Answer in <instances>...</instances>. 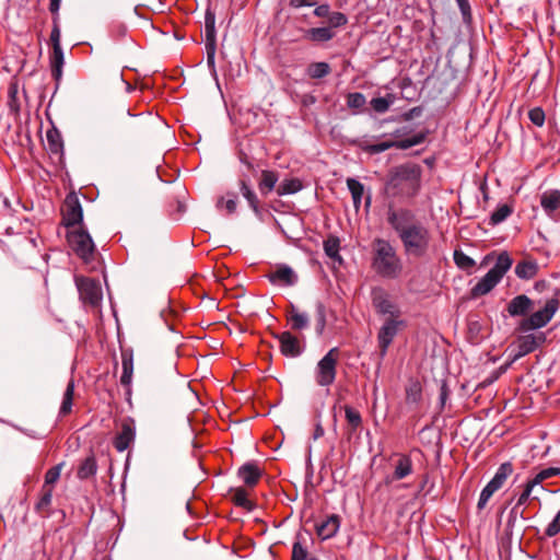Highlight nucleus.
<instances>
[{
  "mask_svg": "<svg viewBox=\"0 0 560 560\" xmlns=\"http://www.w3.org/2000/svg\"><path fill=\"white\" fill-rule=\"evenodd\" d=\"M387 222L401 242L406 256L423 258L429 255L432 245V234L429 228L418 221L410 210H389L387 212Z\"/></svg>",
  "mask_w": 560,
  "mask_h": 560,
  "instance_id": "f257e3e1",
  "label": "nucleus"
},
{
  "mask_svg": "<svg viewBox=\"0 0 560 560\" xmlns=\"http://www.w3.org/2000/svg\"><path fill=\"white\" fill-rule=\"evenodd\" d=\"M422 167L415 162H406L388 170L384 191L386 196L399 200L415 198L421 189Z\"/></svg>",
  "mask_w": 560,
  "mask_h": 560,
  "instance_id": "f03ea898",
  "label": "nucleus"
},
{
  "mask_svg": "<svg viewBox=\"0 0 560 560\" xmlns=\"http://www.w3.org/2000/svg\"><path fill=\"white\" fill-rule=\"evenodd\" d=\"M371 268L385 279H397L402 272V261L388 240L376 237L372 242Z\"/></svg>",
  "mask_w": 560,
  "mask_h": 560,
  "instance_id": "7ed1b4c3",
  "label": "nucleus"
},
{
  "mask_svg": "<svg viewBox=\"0 0 560 560\" xmlns=\"http://www.w3.org/2000/svg\"><path fill=\"white\" fill-rule=\"evenodd\" d=\"M405 135L406 133L404 129H396L389 135H382L380 138H385L389 136V138L384 141L377 143H370L368 140L362 139L355 141L354 144L363 152L374 155L386 150H389L392 148L407 150L415 145L421 144L425 140L424 132H418L409 138H402Z\"/></svg>",
  "mask_w": 560,
  "mask_h": 560,
  "instance_id": "20e7f679",
  "label": "nucleus"
},
{
  "mask_svg": "<svg viewBox=\"0 0 560 560\" xmlns=\"http://www.w3.org/2000/svg\"><path fill=\"white\" fill-rule=\"evenodd\" d=\"M67 241L72 252L80 257L84 264L94 261L96 248L91 235L82 228L69 231Z\"/></svg>",
  "mask_w": 560,
  "mask_h": 560,
  "instance_id": "39448f33",
  "label": "nucleus"
},
{
  "mask_svg": "<svg viewBox=\"0 0 560 560\" xmlns=\"http://www.w3.org/2000/svg\"><path fill=\"white\" fill-rule=\"evenodd\" d=\"M560 305L559 299H548L542 308L524 317L518 325L521 331H530L545 327L553 317Z\"/></svg>",
  "mask_w": 560,
  "mask_h": 560,
  "instance_id": "423d86ee",
  "label": "nucleus"
},
{
  "mask_svg": "<svg viewBox=\"0 0 560 560\" xmlns=\"http://www.w3.org/2000/svg\"><path fill=\"white\" fill-rule=\"evenodd\" d=\"M339 359V349L331 348L317 363L315 380L319 386H330L334 384L337 375V364Z\"/></svg>",
  "mask_w": 560,
  "mask_h": 560,
  "instance_id": "0eeeda50",
  "label": "nucleus"
},
{
  "mask_svg": "<svg viewBox=\"0 0 560 560\" xmlns=\"http://www.w3.org/2000/svg\"><path fill=\"white\" fill-rule=\"evenodd\" d=\"M514 467L511 462L502 463L497 469L493 478L486 485V487L481 490L477 508L478 510H483L493 495L499 489L503 487L508 478L513 474Z\"/></svg>",
  "mask_w": 560,
  "mask_h": 560,
  "instance_id": "6e6552de",
  "label": "nucleus"
},
{
  "mask_svg": "<svg viewBox=\"0 0 560 560\" xmlns=\"http://www.w3.org/2000/svg\"><path fill=\"white\" fill-rule=\"evenodd\" d=\"M205 46L207 52V65L209 69L215 72V52H217V31L215 14L211 8H207L205 14Z\"/></svg>",
  "mask_w": 560,
  "mask_h": 560,
  "instance_id": "1a4fd4ad",
  "label": "nucleus"
},
{
  "mask_svg": "<svg viewBox=\"0 0 560 560\" xmlns=\"http://www.w3.org/2000/svg\"><path fill=\"white\" fill-rule=\"evenodd\" d=\"M406 326V322L401 317H386L377 334V341L381 355L387 353L388 347L393 342L398 331Z\"/></svg>",
  "mask_w": 560,
  "mask_h": 560,
  "instance_id": "9d476101",
  "label": "nucleus"
},
{
  "mask_svg": "<svg viewBox=\"0 0 560 560\" xmlns=\"http://www.w3.org/2000/svg\"><path fill=\"white\" fill-rule=\"evenodd\" d=\"M371 300L377 314L387 317H401L398 305L392 301L385 289L381 287L373 288L371 291Z\"/></svg>",
  "mask_w": 560,
  "mask_h": 560,
  "instance_id": "9b49d317",
  "label": "nucleus"
},
{
  "mask_svg": "<svg viewBox=\"0 0 560 560\" xmlns=\"http://www.w3.org/2000/svg\"><path fill=\"white\" fill-rule=\"evenodd\" d=\"M75 282L80 293V299L84 303L92 306H96L101 303L103 292L98 280L88 277H80L77 278Z\"/></svg>",
  "mask_w": 560,
  "mask_h": 560,
  "instance_id": "f8f14e48",
  "label": "nucleus"
},
{
  "mask_svg": "<svg viewBox=\"0 0 560 560\" xmlns=\"http://www.w3.org/2000/svg\"><path fill=\"white\" fill-rule=\"evenodd\" d=\"M62 223L67 228H74L81 224L83 220V210L78 196L70 192L65 198L62 209Z\"/></svg>",
  "mask_w": 560,
  "mask_h": 560,
  "instance_id": "ddd939ff",
  "label": "nucleus"
},
{
  "mask_svg": "<svg viewBox=\"0 0 560 560\" xmlns=\"http://www.w3.org/2000/svg\"><path fill=\"white\" fill-rule=\"evenodd\" d=\"M136 423L130 417L124 418L120 422L119 431L113 439V446L117 452H124L135 442Z\"/></svg>",
  "mask_w": 560,
  "mask_h": 560,
  "instance_id": "4468645a",
  "label": "nucleus"
},
{
  "mask_svg": "<svg viewBox=\"0 0 560 560\" xmlns=\"http://www.w3.org/2000/svg\"><path fill=\"white\" fill-rule=\"evenodd\" d=\"M545 335H534L528 334L524 336H520L514 346H515V353L513 354V358L511 360V363L517 361L518 359L525 357L528 353H532L536 350V348L539 346V343L545 341Z\"/></svg>",
  "mask_w": 560,
  "mask_h": 560,
  "instance_id": "2eb2a0df",
  "label": "nucleus"
},
{
  "mask_svg": "<svg viewBox=\"0 0 560 560\" xmlns=\"http://www.w3.org/2000/svg\"><path fill=\"white\" fill-rule=\"evenodd\" d=\"M273 285L292 287L298 282V276L288 265H278L267 275Z\"/></svg>",
  "mask_w": 560,
  "mask_h": 560,
  "instance_id": "dca6fc26",
  "label": "nucleus"
},
{
  "mask_svg": "<svg viewBox=\"0 0 560 560\" xmlns=\"http://www.w3.org/2000/svg\"><path fill=\"white\" fill-rule=\"evenodd\" d=\"M275 337L279 340L280 352L284 357L295 358L303 352L301 341L290 331L277 334Z\"/></svg>",
  "mask_w": 560,
  "mask_h": 560,
  "instance_id": "f3484780",
  "label": "nucleus"
},
{
  "mask_svg": "<svg viewBox=\"0 0 560 560\" xmlns=\"http://www.w3.org/2000/svg\"><path fill=\"white\" fill-rule=\"evenodd\" d=\"M340 524V516L337 514H330L316 524V534L322 540L332 538L338 533Z\"/></svg>",
  "mask_w": 560,
  "mask_h": 560,
  "instance_id": "a211bd4d",
  "label": "nucleus"
},
{
  "mask_svg": "<svg viewBox=\"0 0 560 560\" xmlns=\"http://www.w3.org/2000/svg\"><path fill=\"white\" fill-rule=\"evenodd\" d=\"M121 368L120 384L127 388L126 394L131 395V382L133 374V353L131 349H121Z\"/></svg>",
  "mask_w": 560,
  "mask_h": 560,
  "instance_id": "6ab92c4d",
  "label": "nucleus"
},
{
  "mask_svg": "<svg viewBox=\"0 0 560 560\" xmlns=\"http://www.w3.org/2000/svg\"><path fill=\"white\" fill-rule=\"evenodd\" d=\"M540 206L552 219L560 217V190L551 189L541 194Z\"/></svg>",
  "mask_w": 560,
  "mask_h": 560,
  "instance_id": "aec40b11",
  "label": "nucleus"
},
{
  "mask_svg": "<svg viewBox=\"0 0 560 560\" xmlns=\"http://www.w3.org/2000/svg\"><path fill=\"white\" fill-rule=\"evenodd\" d=\"M534 302L525 294L513 298L506 305V311L512 317L526 316L533 308Z\"/></svg>",
  "mask_w": 560,
  "mask_h": 560,
  "instance_id": "412c9836",
  "label": "nucleus"
},
{
  "mask_svg": "<svg viewBox=\"0 0 560 560\" xmlns=\"http://www.w3.org/2000/svg\"><path fill=\"white\" fill-rule=\"evenodd\" d=\"M237 476L246 486L254 487L261 478L262 471L256 463L249 462L238 468Z\"/></svg>",
  "mask_w": 560,
  "mask_h": 560,
  "instance_id": "4be33fe9",
  "label": "nucleus"
},
{
  "mask_svg": "<svg viewBox=\"0 0 560 560\" xmlns=\"http://www.w3.org/2000/svg\"><path fill=\"white\" fill-rule=\"evenodd\" d=\"M500 280L490 272H487L470 290L471 298H480L491 292Z\"/></svg>",
  "mask_w": 560,
  "mask_h": 560,
  "instance_id": "5701e85b",
  "label": "nucleus"
},
{
  "mask_svg": "<svg viewBox=\"0 0 560 560\" xmlns=\"http://www.w3.org/2000/svg\"><path fill=\"white\" fill-rule=\"evenodd\" d=\"M397 460L394 466L392 480H401L412 474L413 465L409 455L397 454Z\"/></svg>",
  "mask_w": 560,
  "mask_h": 560,
  "instance_id": "b1692460",
  "label": "nucleus"
},
{
  "mask_svg": "<svg viewBox=\"0 0 560 560\" xmlns=\"http://www.w3.org/2000/svg\"><path fill=\"white\" fill-rule=\"evenodd\" d=\"M513 265V258L506 250H502L497 255L494 266L488 271L498 278L500 281L504 275L511 269Z\"/></svg>",
  "mask_w": 560,
  "mask_h": 560,
  "instance_id": "393cba45",
  "label": "nucleus"
},
{
  "mask_svg": "<svg viewBox=\"0 0 560 560\" xmlns=\"http://www.w3.org/2000/svg\"><path fill=\"white\" fill-rule=\"evenodd\" d=\"M304 36L312 43L322 44L331 40L336 36V32L331 31V27L319 26L308 28Z\"/></svg>",
  "mask_w": 560,
  "mask_h": 560,
  "instance_id": "a878e982",
  "label": "nucleus"
},
{
  "mask_svg": "<svg viewBox=\"0 0 560 560\" xmlns=\"http://www.w3.org/2000/svg\"><path fill=\"white\" fill-rule=\"evenodd\" d=\"M240 191L242 196L246 199L248 202V206L250 209L255 212V214L260 215L261 209H260V202L256 195V192L250 187L249 183L245 178H241L238 182Z\"/></svg>",
  "mask_w": 560,
  "mask_h": 560,
  "instance_id": "bb28decb",
  "label": "nucleus"
},
{
  "mask_svg": "<svg viewBox=\"0 0 560 560\" xmlns=\"http://www.w3.org/2000/svg\"><path fill=\"white\" fill-rule=\"evenodd\" d=\"M49 62L51 77L58 83L62 78V68L65 65L63 51L61 47L52 48Z\"/></svg>",
  "mask_w": 560,
  "mask_h": 560,
  "instance_id": "cd10ccee",
  "label": "nucleus"
},
{
  "mask_svg": "<svg viewBox=\"0 0 560 560\" xmlns=\"http://www.w3.org/2000/svg\"><path fill=\"white\" fill-rule=\"evenodd\" d=\"M54 489L42 486L39 499L35 504V511L42 516H49Z\"/></svg>",
  "mask_w": 560,
  "mask_h": 560,
  "instance_id": "c85d7f7f",
  "label": "nucleus"
},
{
  "mask_svg": "<svg viewBox=\"0 0 560 560\" xmlns=\"http://www.w3.org/2000/svg\"><path fill=\"white\" fill-rule=\"evenodd\" d=\"M279 176L277 172L264 170L261 172L260 180L258 182V189L262 196L270 194L277 185Z\"/></svg>",
  "mask_w": 560,
  "mask_h": 560,
  "instance_id": "c756f323",
  "label": "nucleus"
},
{
  "mask_svg": "<svg viewBox=\"0 0 560 560\" xmlns=\"http://www.w3.org/2000/svg\"><path fill=\"white\" fill-rule=\"evenodd\" d=\"M47 148L50 154L62 155L63 153V141L61 133L52 127L46 132Z\"/></svg>",
  "mask_w": 560,
  "mask_h": 560,
  "instance_id": "7c9ffc66",
  "label": "nucleus"
},
{
  "mask_svg": "<svg viewBox=\"0 0 560 560\" xmlns=\"http://www.w3.org/2000/svg\"><path fill=\"white\" fill-rule=\"evenodd\" d=\"M537 485L532 480L529 479L525 485H524V489L522 491V493L520 494L518 499H517V502H516V505L511 510L510 512V517H509V525H512L515 520H516V514H517V508L518 506H524L526 505L528 499L530 498V494L533 492V489L536 487Z\"/></svg>",
  "mask_w": 560,
  "mask_h": 560,
  "instance_id": "2f4dec72",
  "label": "nucleus"
},
{
  "mask_svg": "<svg viewBox=\"0 0 560 560\" xmlns=\"http://www.w3.org/2000/svg\"><path fill=\"white\" fill-rule=\"evenodd\" d=\"M538 272V265L535 260H521L515 266V275L523 280L533 279Z\"/></svg>",
  "mask_w": 560,
  "mask_h": 560,
  "instance_id": "473e14b6",
  "label": "nucleus"
},
{
  "mask_svg": "<svg viewBox=\"0 0 560 560\" xmlns=\"http://www.w3.org/2000/svg\"><path fill=\"white\" fill-rule=\"evenodd\" d=\"M97 471V464L94 455L88 456L85 459H83L77 471V477L80 480H86L93 476H95Z\"/></svg>",
  "mask_w": 560,
  "mask_h": 560,
  "instance_id": "72a5a7b5",
  "label": "nucleus"
},
{
  "mask_svg": "<svg viewBox=\"0 0 560 560\" xmlns=\"http://www.w3.org/2000/svg\"><path fill=\"white\" fill-rule=\"evenodd\" d=\"M288 319L291 323V328L294 330H302L308 326V316L300 312L293 304L290 305Z\"/></svg>",
  "mask_w": 560,
  "mask_h": 560,
  "instance_id": "f704fd0d",
  "label": "nucleus"
},
{
  "mask_svg": "<svg viewBox=\"0 0 560 560\" xmlns=\"http://www.w3.org/2000/svg\"><path fill=\"white\" fill-rule=\"evenodd\" d=\"M73 396H74V382L70 380L67 384L66 390L63 393L61 406L59 409V416L66 417L72 410L73 405Z\"/></svg>",
  "mask_w": 560,
  "mask_h": 560,
  "instance_id": "c9c22d12",
  "label": "nucleus"
},
{
  "mask_svg": "<svg viewBox=\"0 0 560 560\" xmlns=\"http://www.w3.org/2000/svg\"><path fill=\"white\" fill-rule=\"evenodd\" d=\"M303 184L299 178H287L277 187L278 196L293 195L302 190Z\"/></svg>",
  "mask_w": 560,
  "mask_h": 560,
  "instance_id": "e433bc0d",
  "label": "nucleus"
},
{
  "mask_svg": "<svg viewBox=\"0 0 560 560\" xmlns=\"http://www.w3.org/2000/svg\"><path fill=\"white\" fill-rule=\"evenodd\" d=\"M331 72V68L328 62L318 61L312 62L306 69V73L311 79H323Z\"/></svg>",
  "mask_w": 560,
  "mask_h": 560,
  "instance_id": "4c0bfd02",
  "label": "nucleus"
},
{
  "mask_svg": "<svg viewBox=\"0 0 560 560\" xmlns=\"http://www.w3.org/2000/svg\"><path fill=\"white\" fill-rule=\"evenodd\" d=\"M232 501L236 506L243 508L247 511H252L255 504L248 499V493L244 488H236L233 491Z\"/></svg>",
  "mask_w": 560,
  "mask_h": 560,
  "instance_id": "58836bf2",
  "label": "nucleus"
},
{
  "mask_svg": "<svg viewBox=\"0 0 560 560\" xmlns=\"http://www.w3.org/2000/svg\"><path fill=\"white\" fill-rule=\"evenodd\" d=\"M513 213V208L506 203L500 205L490 215L489 224L495 226L505 221Z\"/></svg>",
  "mask_w": 560,
  "mask_h": 560,
  "instance_id": "ea45409f",
  "label": "nucleus"
},
{
  "mask_svg": "<svg viewBox=\"0 0 560 560\" xmlns=\"http://www.w3.org/2000/svg\"><path fill=\"white\" fill-rule=\"evenodd\" d=\"M217 208H225L228 214H233L237 208V195L229 191L224 197H221L217 201Z\"/></svg>",
  "mask_w": 560,
  "mask_h": 560,
  "instance_id": "a19ab883",
  "label": "nucleus"
},
{
  "mask_svg": "<svg viewBox=\"0 0 560 560\" xmlns=\"http://www.w3.org/2000/svg\"><path fill=\"white\" fill-rule=\"evenodd\" d=\"M453 259L455 265L462 270L469 271L476 266V261L460 249L454 250Z\"/></svg>",
  "mask_w": 560,
  "mask_h": 560,
  "instance_id": "79ce46f5",
  "label": "nucleus"
},
{
  "mask_svg": "<svg viewBox=\"0 0 560 560\" xmlns=\"http://www.w3.org/2000/svg\"><path fill=\"white\" fill-rule=\"evenodd\" d=\"M347 187L349 191L351 192L354 207L358 209L361 203V199L364 192V186L354 178H348L347 179Z\"/></svg>",
  "mask_w": 560,
  "mask_h": 560,
  "instance_id": "37998d69",
  "label": "nucleus"
},
{
  "mask_svg": "<svg viewBox=\"0 0 560 560\" xmlns=\"http://www.w3.org/2000/svg\"><path fill=\"white\" fill-rule=\"evenodd\" d=\"M343 409L346 420L351 428V431L355 432L362 424V417L360 412L349 405H346Z\"/></svg>",
  "mask_w": 560,
  "mask_h": 560,
  "instance_id": "c03bdc74",
  "label": "nucleus"
},
{
  "mask_svg": "<svg viewBox=\"0 0 560 560\" xmlns=\"http://www.w3.org/2000/svg\"><path fill=\"white\" fill-rule=\"evenodd\" d=\"M422 397V387L419 382L410 383L406 388V401L408 404H418Z\"/></svg>",
  "mask_w": 560,
  "mask_h": 560,
  "instance_id": "a18cd8bd",
  "label": "nucleus"
},
{
  "mask_svg": "<svg viewBox=\"0 0 560 560\" xmlns=\"http://www.w3.org/2000/svg\"><path fill=\"white\" fill-rule=\"evenodd\" d=\"M326 327V307L323 303L316 304L315 331L318 336L324 334Z\"/></svg>",
  "mask_w": 560,
  "mask_h": 560,
  "instance_id": "49530a36",
  "label": "nucleus"
},
{
  "mask_svg": "<svg viewBox=\"0 0 560 560\" xmlns=\"http://www.w3.org/2000/svg\"><path fill=\"white\" fill-rule=\"evenodd\" d=\"M63 464H58L49 468L45 474L43 487L54 489L55 483L59 480Z\"/></svg>",
  "mask_w": 560,
  "mask_h": 560,
  "instance_id": "de8ad7c7",
  "label": "nucleus"
},
{
  "mask_svg": "<svg viewBox=\"0 0 560 560\" xmlns=\"http://www.w3.org/2000/svg\"><path fill=\"white\" fill-rule=\"evenodd\" d=\"M340 242L338 237L330 236L324 242V250L326 255L332 259L339 257Z\"/></svg>",
  "mask_w": 560,
  "mask_h": 560,
  "instance_id": "09e8293b",
  "label": "nucleus"
},
{
  "mask_svg": "<svg viewBox=\"0 0 560 560\" xmlns=\"http://www.w3.org/2000/svg\"><path fill=\"white\" fill-rule=\"evenodd\" d=\"M328 27H331V31H335V28L343 27L348 24V16L339 11L330 12L328 15Z\"/></svg>",
  "mask_w": 560,
  "mask_h": 560,
  "instance_id": "8fccbe9b",
  "label": "nucleus"
},
{
  "mask_svg": "<svg viewBox=\"0 0 560 560\" xmlns=\"http://www.w3.org/2000/svg\"><path fill=\"white\" fill-rule=\"evenodd\" d=\"M19 88L18 83L13 82L10 84L8 90V106L10 110L14 114H18L20 112V102L18 98Z\"/></svg>",
  "mask_w": 560,
  "mask_h": 560,
  "instance_id": "3c124183",
  "label": "nucleus"
},
{
  "mask_svg": "<svg viewBox=\"0 0 560 560\" xmlns=\"http://www.w3.org/2000/svg\"><path fill=\"white\" fill-rule=\"evenodd\" d=\"M560 475V467H548L545 469H541L532 480L537 485L540 486L545 480L552 478L555 476Z\"/></svg>",
  "mask_w": 560,
  "mask_h": 560,
  "instance_id": "603ef678",
  "label": "nucleus"
},
{
  "mask_svg": "<svg viewBox=\"0 0 560 560\" xmlns=\"http://www.w3.org/2000/svg\"><path fill=\"white\" fill-rule=\"evenodd\" d=\"M392 103V95H388V97H374L371 101V106L376 113L383 114L389 109Z\"/></svg>",
  "mask_w": 560,
  "mask_h": 560,
  "instance_id": "864d4df0",
  "label": "nucleus"
},
{
  "mask_svg": "<svg viewBox=\"0 0 560 560\" xmlns=\"http://www.w3.org/2000/svg\"><path fill=\"white\" fill-rule=\"evenodd\" d=\"M366 103L365 96L360 92L349 93L347 95V106L349 108L360 109Z\"/></svg>",
  "mask_w": 560,
  "mask_h": 560,
  "instance_id": "5fc2aeb1",
  "label": "nucleus"
},
{
  "mask_svg": "<svg viewBox=\"0 0 560 560\" xmlns=\"http://www.w3.org/2000/svg\"><path fill=\"white\" fill-rule=\"evenodd\" d=\"M61 31L59 25V16H52V30L50 33V43L52 48L61 47Z\"/></svg>",
  "mask_w": 560,
  "mask_h": 560,
  "instance_id": "6e6d98bb",
  "label": "nucleus"
},
{
  "mask_svg": "<svg viewBox=\"0 0 560 560\" xmlns=\"http://www.w3.org/2000/svg\"><path fill=\"white\" fill-rule=\"evenodd\" d=\"M545 112L540 107L532 108L528 112V118L535 126L541 127L545 122Z\"/></svg>",
  "mask_w": 560,
  "mask_h": 560,
  "instance_id": "4d7b16f0",
  "label": "nucleus"
},
{
  "mask_svg": "<svg viewBox=\"0 0 560 560\" xmlns=\"http://www.w3.org/2000/svg\"><path fill=\"white\" fill-rule=\"evenodd\" d=\"M560 533V511L556 514L553 520L548 524L545 529V535L549 538L557 536Z\"/></svg>",
  "mask_w": 560,
  "mask_h": 560,
  "instance_id": "13d9d810",
  "label": "nucleus"
},
{
  "mask_svg": "<svg viewBox=\"0 0 560 560\" xmlns=\"http://www.w3.org/2000/svg\"><path fill=\"white\" fill-rule=\"evenodd\" d=\"M465 23L471 22V9L468 0H456Z\"/></svg>",
  "mask_w": 560,
  "mask_h": 560,
  "instance_id": "bf43d9fd",
  "label": "nucleus"
},
{
  "mask_svg": "<svg viewBox=\"0 0 560 560\" xmlns=\"http://www.w3.org/2000/svg\"><path fill=\"white\" fill-rule=\"evenodd\" d=\"M307 549L300 541L293 544L291 560H307Z\"/></svg>",
  "mask_w": 560,
  "mask_h": 560,
  "instance_id": "052dcab7",
  "label": "nucleus"
},
{
  "mask_svg": "<svg viewBox=\"0 0 560 560\" xmlns=\"http://www.w3.org/2000/svg\"><path fill=\"white\" fill-rule=\"evenodd\" d=\"M330 7L327 3L317 5L315 10L313 11V14L317 18H328L330 14Z\"/></svg>",
  "mask_w": 560,
  "mask_h": 560,
  "instance_id": "680f3d73",
  "label": "nucleus"
},
{
  "mask_svg": "<svg viewBox=\"0 0 560 560\" xmlns=\"http://www.w3.org/2000/svg\"><path fill=\"white\" fill-rule=\"evenodd\" d=\"M316 3L317 2L315 0H290L289 4L294 9H299L302 7H314Z\"/></svg>",
  "mask_w": 560,
  "mask_h": 560,
  "instance_id": "e2e57ef3",
  "label": "nucleus"
},
{
  "mask_svg": "<svg viewBox=\"0 0 560 560\" xmlns=\"http://www.w3.org/2000/svg\"><path fill=\"white\" fill-rule=\"evenodd\" d=\"M60 2L61 0H50L49 11L51 12L52 16H59Z\"/></svg>",
  "mask_w": 560,
  "mask_h": 560,
  "instance_id": "0e129e2a",
  "label": "nucleus"
},
{
  "mask_svg": "<svg viewBox=\"0 0 560 560\" xmlns=\"http://www.w3.org/2000/svg\"><path fill=\"white\" fill-rule=\"evenodd\" d=\"M498 254H499V253H497V252H491V253L487 254V255L483 257V259H482L481 266H486V265H488L490 261H492L493 259H497V255H498Z\"/></svg>",
  "mask_w": 560,
  "mask_h": 560,
  "instance_id": "69168bd1",
  "label": "nucleus"
},
{
  "mask_svg": "<svg viewBox=\"0 0 560 560\" xmlns=\"http://www.w3.org/2000/svg\"><path fill=\"white\" fill-rule=\"evenodd\" d=\"M324 435V429L320 423H317L314 431V439H319Z\"/></svg>",
  "mask_w": 560,
  "mask_h": 560,
  "instance_id": "338daca9",
  "label": "nucleus"
},
{
  "mask_svg": "<svg viewBox=\"0 0 560 560\" xmlns=\"http://www.w3.org/2000/svg\"><path fill=\"white\" fill-rule=\"evenodd\" d=\"M240 161L245 164L249 170L253 168L252 162L248 160V156L245 153H241Z\"/></svg>",
  "mask_w": 560,
  "mask_h": 560,
  "instance_id": "774afa93",
  "label": "nucleus"
}]
</instances>
